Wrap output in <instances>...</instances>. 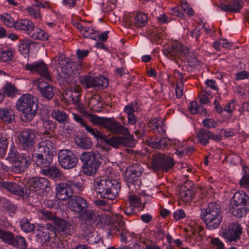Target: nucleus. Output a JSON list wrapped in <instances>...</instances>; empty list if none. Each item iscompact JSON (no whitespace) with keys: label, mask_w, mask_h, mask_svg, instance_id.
I'll return each mask as SVG.
<instances>
[{"label":"nucleus","mask_w":249,"mask_h":249,"mask_svg":"<svg viewBox=\"0 0 249 249\" xmlns=\"http://www.w3.org/2000/svg\"><path fill=\"white\" fill-rule=\"evenodd\" d=\"M150 122L159 134H163L165 132V126L162 120L154 118L150 120Z\"/></svg>","instance_id":"49"},{"label":"nucleus","mask_w":249,"mask_h":249,"mask_svg":"<svg viewBox=\"0 0 249 249\" xmlns=\"http://www.w3.org/2000/svg\"><path fill=\"white\" fill-rule=\"evenodd\" d=\"M4 93L8 97H14L17 92V90L14 85L11 83H7L3 87Z\"/></svg>","instance_id":"58"},{"label":"nucleus","mask_w":249,"mask_h":249,"mask_svg":"<svg viewBox=\"0 0 249 249\" xmlns=\"http://www.w3.org/2000/svg\"><path fill=\"white\" fill-rule=\"evenodd\" d=\"M135 134L138 138L143 137L146 134L145 125L142 124H139L135 127Z\"/></svg>","instance_id":"62"},{"label":"nucleus","mask_w":249,"mask_h":249,"mask_svg":"<svg viewBox=\"0 0 249 249\" xmlns=\"http://www.w3.org/2000/svg\"><path fill=\"white\" fill-rule=\"evenodd\" d=\"M243 175L239 181L240 188L249 189V168L244 166L243 167Z\"/></svg>","instance_id":"42"},{"label":"nucleus","mask_w":249,"mask_h":249,"mask_svg":"<svg viewBox=\"0 0 249 249\" xmlns=\"http://www.w3.org/2000/svg\"><path fill=\"white\" fill-rule=\"evenodd\" d=\"M189 109L193 114L199 113L201 115H206L207 114L206 108L199 105L196 102H192L190 103Z\"/></svg>","instance_id":"45"},{"label":"nucleus","mask_w":249,"mask_h":249,"mask_svg":"<svg viewBox=\"0 0 249 249\" xmlns=\"http://www.w3.org/2000/svg\"><path fill=\"white\" fill-rule=\"evenodd\" d=\"M74 141L77 145L84 149H89L92 146L90 139L83 135L76 137Z\"/></svg>","instance_id":"39"},{"label":"nucleus","mask_w":249,"mask_h":249,"mask_svg":"<svg viewBox=\"0 0 249 249\" xmlns=\"http://www.w3.org/2000/svg\"><path fill=\"white\" fill-rule=\"evenodd\" d=\"M90 121L95 125H100L113 134L127 135L129 131L113 118H105L92 115Z\"/></svg>","instance_id":"5"},{"label":"nucleus","mask_w":249,"mask_h":249,"mask_svg":"<svg viewBox=\"0 0 249 249\" xmlns=\"http://www.w3.org/2000/svg\"><path fill=\"white\" fill-rule=\"evenodd\" d=\"M20 225L21 230L26 233L33 231L35 228V225L26 218L21 220Z\"/></svg>","instance_id":"51"},{"label":"nucleus","mask_w":249,"mask_h":249,"mask_svg":"<svg viewBox=\"0 0 249 249\" xmlns=\"http://www.w3.org/2000/svg\"><path fill=\"white\" fill-rule=\"evenodd\" d=\"M150 122L159 134H163L165 132V126L162 120L154 118L150 120Z\"/></svg>","instance_id":"48"},{"label":"nucleus","mask_w":249,"mask_h":249,"mask_svg":"<svg viewBox=\"0 0 249 249\" xmlns=\"http://www.w3.org/2000/svg\"><path fill=\"white\" fill-rule=\"evenodd\" d=\"M56 196L62 200H66L73 194L72 188L69 187L65 183H61L56 186Z\"/></svg>","instance_id":"23"},{"label":"nucleus","mask_w":249,"mask_h":249,"mask_svg":"<svg viewBox=\"0 0 249 249\" xmlns=\"http://www.w3.org/2000/svg\"><path fill=\"white\" fill-rule=\"evenodd\" d=\"M52 118L59 123H65L68 119L67 114L64 111L54 109L51 112Z\"/></svg>","instance_id":"40"},{"label":"nucleus","mask_w":249,"mask_h":249,"mask_svg":"<svg viewBox=\"0 0 249 249\" xmlns=\"http://www.w3.org/2000/svg\"><path fill=\"white\" fill-rule=\"evenodd\" d=\"M34 24L32 21L26 19H20L16 21L15 28L26 32L29 35L33 28Z\"/></svg>","instance_id":"31"},{"label":"nucleus","mask_w":249,"mask_h":249,"mask_svg":"<svg viewBox=\"0 0 249 249\" xmlns=\"http://www.w3.org/2000/svg\"><path fill=\"white\" fill-rule=\"evenodd\" d=\"M58 158L60 165L66 169L74 167L78 163L76 156L67 149L60 150L58 154Z\"/></svg>","instance_id":"10"},{"label":"nucleus","mask_w":249,"mask_h":249,"mask_svg":"<svg viewBox=\"0 0 249 249\" xmlns=\"http://www.w3.org/2000/svg\"><path fill=\"white\" fill-rule=\"evenodd\" d=\"M98 153L85 152L81 155V160L84 162L83 172L87 175L93 176L98 171L101 162Z\"/></svg>","instance_id":"8"},{"label":"nucleus","mask_w":249,"mask_h":249,"mask_svg":"<svg viewBox=\"0 0 249 249\" xmlns=\"http://www.w3.org/2000/svg\"><path fill=\"white\" fill-rule=\"evenodd\" d=\"M65 183L69 187L72 188L73 190L74 189H77L79 191H82L84 188L83 184L76 178L68 180Z\"/></svg>","instance_id":"56"},{"label":"nucleus","mask_w":249,"mask_h":249,"mask_svg":"<svg viewBox=\"0 0 249 249\" xmlns=\"http://www.w3.org/2000/svg\"><path fill=\"white\" fill-rule=\"evenodd\" d=\"M23 68L32 72H36L44 79L38 80L37 88L43 97L48 100L51 99L54 95V89L52 85L48 83L52 79L46 64L42 61L28 63L23 65Z\"/></svg>","instance_id":"2"},{"label":"nucleus","mask_w":249,"mask_h":249,"mask_svg":"<svg viewBox=\"0 0 249 249\" xmlns=\"http://www.w3.org/2000/svg\"><path fill=\"white\" fill-rule=\"evenodd\" d=\"M28 183L30 187L33 188L36 194L39 196H43L46 189L50 186L49 180L43 177H34L28 179Z\"/></svg>","instance_id":"13"},{"label":"nucleus","mask_w":249,"mask_h":249,"mask_svg":"<svg viewBox=\"0 0 249 249\" xmlns=\"http://www.w3.org/2000/svg\"><path fill=\"white\" fill-rule=\"evenodd\" d=\"M114 231H118L120 236V240L122 242H126L129 236H132L133 234L128 232L125 229V226L123 222H120L119 224V227L114 226L113 229L111 230V232L114 233Z\"/></svg>","instance_id":"32"},{"label":"nucleus","mask_w":249,"mask_h":249,"mask_svg":"<svg viewBox=\"0 0 249 249\" xmlns=\"http://www.w3.org/2000/svg\"><path fill=\"white\" fill-rule=\"evenodd\" d=\"M106 143L114 148H118L120 145H124L125 143L126 139L124 137H112L108 139L105 135V138L103 140Z\"/></svg>","instance_id":"35"},{"label":"nucleus","mask_w":249,"mask_h":249,"mask_svg":"<svg viewBox=\"0 0 249 249\" xmlns=\"http://www.w3.org/2000/svg\"><path fill=\"white\" fill-rule=\"evenodd\" d=\"M54 227L55 230L61 236H68L71 234L72 231L71 225L66 220L58 218L54 219Z\"/></svg>","instance_id":"17"},{"label":"nucleus","mask_w":249,"mask_h":249,"mask_svg":"<svg viewBox=\"0 0 249 249\" xmlns=\"http://www.w3.org/2000/svg\"><path fill=\"white\" fill-rule=\"evenodd\" d=\"M50 249H62L64 248L61 241L58 238H54L49 244Z\"/></svg>","instance_id":"64"},{"label":"nucleus","mask_w":249,"mask_h":249,"mask_svg":"<svg viewBox=\"0 0 249 249\" xmlns=\"http://www.w3.org/2000/svg\"><path fill=\"white\" fill-rule=\"evenodd\" d=\"M9 245L18 248L19 249H25L27 247V243L24 237L19 236L15 237L14 234Z\"/></svg>","instance_id":"41"},{"label":"nucleus","mask_w":249,"mask_h":249,"mask_svg":"<svg viewBox=\"0 0 249 249\" xmlns=\"http://www.w3.org/2000/svg\"><path fill=\"white\" fill-rule=\"evenodd\" d=\"M36 135L32 130L20 132L18 139L25 152L21 154L15 148L9 151L6 159L12 164V170L16 173L24 172L31 164L33 159V147L35 143Z\"/></svg>","instance_id":"1"},{"label":"nucleus","mask_w":249,"mask_h":249,"mask_svg":"<svg viewBox=\"0 0 249 249\" xmlns=\"http://www.w3.org/2000/svg\"><path fill=\"white\" fill-rule=\"evenodd\" d=\"M129 24H134L136 27L142 28L144 26L147 22L146 15L142 13H139L135 16L134 18L131 21H127Z\"/></svg>","instance_id":"34"},{"label":"nucleus","mask_w":249,"mask_h":249,"mask_svg":"<svg viewBox=\"0 0 249 249\" xmlns=\"http://www.w3.org/2000/svg\"><path fill=\"white\" fill-rule=\"evenodd\" d=\"M38 215L40 218L44 220H51L53 223L54 222V219L57 218V217H55L50 211L45 210L39 211Z\"/></svg>","instance_id":"54"},{"label":"nucleus","mask_w":249,"mask_h":249,"mask_svg":"<svg viewBox=\"0 0 249 249\" xmlns=\"http://www.w3.org/2000/svg\"><path fill=\"white\" fill-rule=\"evenodd\" d=\"M0 186L16 196L23 197L28 196V189L24 184L5 181L0 182Z\"/></svg>","instance_id":"14"},{"label":"nucleus","mask_w":249,"mask_h":249,"mask_svg":"<svg viewBox=\"0 0 249 249\" xmlns=\"http://www.w3.org/2000/svg\"><path fill=\"white\" fill-rule=\"evenodd\" d=\"M229 212L234 216L240 218L245 216L249 212V206L230 203Z\"/></svg>","instance_id":"22"},{"label":"nucleus","mask_w":249,"mask_h":249,"mask_svg":"<svg viewBox=\"0 0 249 249\" xmlns=\"http://www.w3.org/2000/svg\"><path fill=\"white\" fill-rule=\"evenodd\" d=\"M143 168L140 164L134 163L129 165L125 173V179L127 185L132 191L139 190L142 184L141 177Z\"/></svg>","instance_id":"6"},{"label":"nucleus","mask_w":249,"mask_h":249,"mask_svg":"<svg viewBox=\"0 0 249 249\" xmlns=\"http://www.w3.org/2000/svg\"><path fill=\"white\" fill-rule=\"evenodd\" d=\"M58 64L62 69V72L69 76L74 73L72 66L75 63L70 59L63 56H59L58 58Z\"/></svg>","instance_id":"24"},{"label":"nucleus","mask_w":249,"mask_h":249,"mask_svg":"<svg viewBox=\"0 0 249 249\" xmlns=\"http://www.w3.org/2000/svg\"><path fill=\"white\" fill-rule=\"evenodd\" d=\"M32 44H33L32 41L28 40H22L18 46V50L21 54L26 56L28 54Z\"/></svg>","instance_id":"46"},{"label":"nucleus","mask_w":249,"mask_h":249,"mask_svg":"<svg viewBox=\"0 0 249 249\" xmlns=\"http://www.w3.org/2000/svg\"><path fill=\"white\" fill-rule=\"evenodd\" d=\"M235 100H232L225 107L223 110H221L220 113L225 115V113L227 112L228 115H227L226 119L224 120H228L230 116H231L233 111L235 109Z\"/></svg>","instance_id":"52"},{"label":"nucleus","mask_w":249,"mask_h":249,"mask_svg":"<svg viewBox=\"0 0 249 249\" xmlns=\"http://www.w3.org/2000/svg\"><path fill=\"white\" fill-rule=\"evenodd\" d=\"M37 99L30 94L22 95L18 100L16 106L21 112L20 117L24 122L32 120L37 112Z\"/></svg>","instance_id":"3"},{"label":"nucleus","mask_w":249,"mask_h":249,"mask_svg":"<svg viewBox=\"0 0 249 249\" xmlns=\"http://www.w3.org/2000/svg\"><path fill=\"white\" fill-rule=\"evenodd\" d=\"M51 229L49 227V225H46V228L39 229L37 231L36 234V237L37 241L41 243V244H44L48 242L50 239V231H52L53 228L51 226H50Z\"/></svg>","instance_id":"28"},{"label":"nucleus","mask_w":249,"mask_h":249,"mask_svg":"<svg viewBox=\"0 0 249 249\" xmlns=\"http://www.w3.org/2000/svg\"><path fill=\"white\" fill-rule=\"evenodd\" d=\"M68 207L72 212L79 214L88 209V204L83 197L74 196L69 199Z\"/></svg>","instance_id":"16"},{"label":"nucleus","mask_w":249,"mask_h":249,"mask_svg":"<svg viewBox=\"0 0 249 249\" xmlns=\"http://www.w3.org/2000/svg\"><path fill=\"white\" fill-rule=\"evenodd\" d=\"M174 165L172 157L161 153L156 154L153 159L152 167L154 170L167 172Z\"/></svg>","instance_id":"9"},{"label":"nucleus","mask_w":249,"mask_h":249,"mask_svg":"<svg viewBox=\"0 0 249 249\" xmlns=\"http://www.w3.org/2000/svg\"><path fill=\"white\" fill-rule=\"evenodd\" d=\"M186 53L185 55H182V57L186 59L188 64L191 67H194L195 65H198L199 62L196 59V55L194 53V52L190 51L187 47V52Z\"/></svg>","instance_id":"44"},{"label":"nucleus","mask_w":249,"mask_h":249,"mask_svg":"<svg viewBox=\"0 0 249 249\" xmlns=\"http://www.w3.org/2000/svg\"><path fill=\"white\" fill-rule=\"evenodd\" d=\"M187 52V47L183 45L180 42L175 41L168 47L165 54L171 59H175L182 55H185Z\"/></svg>","instance_id":"15"},{"label":"nucleus","mask_w":249,"mask_h":249,"mask_svg":"<svg viewBox=\"0 0 249 249\" xmlns=\"http://www.w3.org/2000/svg\"><path fill=\"white\" fill-rule=\"evenodd\" d=\"M42 126L45 130V132L49 133L50 132L53 131L55 128V123L52 120H44L42 121Z\"/></svg>","instance_id":"59"},{"label":"nucleus","mask_w":249,"mask_h":249,"mask_svg":"<svg viewBox=\"0 0 249 249\" xmlns=\"http://www.w3.org/2000/svg\"><path fill=\"white\" fill-rule=\"evenodd\" d=\"M177 74H178V76L180 77L181 82L179 84H177L175 90L177 97L178 98H180L183 95V84L182 83V82L183 76L182 73L178 72V71H177Z\"/></svg>","instance_id":"61"},{"label":"nucleus","mask_w":249,"mask_h":249,"mask_svg":"<svg viewBox=\"0 0 249 249\" xmlns=\"http://www.w3.org/2000/svg\"><path fill=\"white\" fill-rule=\"evenodd\" d=\"M54 144L50 140L42 141L38 144L36 152L37 154L53 155Z\"/></svg>","instance_id":"27"},{"label":"nucleus","mask_w":249,"mask_h":249,"mask_svg":"<svg viewBox=\"0 0 249 249\" xmlns=\"http://www.w3.org/2000/svg\"><path fill=\"white\" fill-rule=\"evenodd\" d=\"M76 81L70 84L66 91V95L73 103L76 104L79 100L81 88L80 85L75 83Z\"/></svg>","instance_id":"20"},{"label":"nucleus","mask_w":249,"mask_h":249,"mask_svg":"<svg viewBox=\"0 0 249 249\" xmlns=\"http://www.w3.org/2000/svg\"><path fill=\"white\" fill-rule=\"evenodd\" d=\"M35 161L37 166L40 168L47 167L52 161L53 155H46L36 153Z\"/></svg>","instance_id":"29"},{"label":"nucleus","mask_w":249,"mask_h":249,"mask_svg":"<svg viewBox=\"0 0 249 249\" xmlns=\"http://www.w3.org/2000/svg\"><path fill=\"white\" fill-rule=\"evenodd\" d=\"M0 119L6 124L12 123L15 119L14 110L10 108H0Z\"/></svg>","instance_id":"30"},{"label":"nucleus","mask_w":249,"mask_h":249,"mask_svg":"<svg viewBox=\"0 0 249 249\" xmlns=\"http://www.w3.org/2000/svg\"><path fill=\"white\" fill-rule=\"evenodd\" d=\"M208 95L211 96V94L207 89H202L199 92V101L201 105L207 104L210 102L211 98L208 97Z\"/></svg>","instance_id":"55"},{"label":"nucleus","mask_w":249,"mask_h":249,"mask_svg":"<svg viewBox=\"0 0 249 249\" xmlns=\"http://www.w3.org/2000/svg\"><path fill=\"white\" fill-rule=\"evenodd\" d=\"M0 19L4 24L9 27L15 26L16 22L9 14L3 13L0 15Z\"/></svg>","instance_id":"47"},{"label":"nucleus","mask_w":249,"mask_h":249,"mask_svg":"<svg viewBox=\"0 0 249 249\" xmlns=\"http://www.w3.org/2000/svg\"><path fill=\"white\" fill-rule=\"evenodd\" d=\"M101 97L98 95H95L92 96L89 100V106L91 110L95 111H99L100 110L98 109V106L101 104L100 101Z\"/></svg>","instance_id":"53"},{"label":"nucleus","mask_w":249,"mask_h":249,"mask_svg":"<svg viewBox=\"0 0 249 249\" xmlns=\"http://www.w3.org/2000/svg\"><path fill=\"white\" fill-rule=\"evenodd\" d=\"M86 89L93 88L96 89H104L108 87V79L103 76L92 77L86 76L81 80Z\"/></svg>","instance_id":"11"},{"label":"nucleus","mask_w":249,"mask_h":249,"mask_svg":"<svg viewBox=\"0 0 249 249\" xmlns=\"http://www.w3.org/2000/svg\"><path fill=\"white\" fill-rule=\"evenodd\" d=\"M78 218L81 220V227L84 231L90 230L93 222L94 212L87 209L79 213Z\"/></svg>","instance_id":"18"},{"label":"nucleus","mask_w":249,"mask_h":249,"mask_svg":"<svg viewBox=\"0 0 249 249\" xmlns=\"http://www.w3.org/2000/svg\"><path fill=\"white\" fill-rule=\"evenodd\" d=\"M97 31H95L94 29L90 27H86L85 29L82 30V35L84 37L87 38H90L93 40H96Z\"/></svg>","instance_id":"60"},{"label":"nucleus","mask_w":249,"mask_h":249,"mask_svg":"<svg viewBox=\"0 0 249 249\" xmlns=\"http://www.w3.org/2000/svg\"><path fill=\"white\" fill-rule=\"evenodd\" d=\"M230 203L249 206V196L245 192L238 191L234 193Z\"/></svg>","instance_id":"26"},{"label":"nucleus","mask_w":249,"mask_h":249,"mask_svg":"<svg viewBox=\"0 0 249 249\" xmlns=\"http://www.w3.org/2000/svg\"><path fill=\"white\" fill-rule=\"evenodd\" d=\"M175 150V153L176 154L181 156L192 153L194 151V149L192 147H184L183 146L180 145L178 147L176 148Z\"/></svg>","instance_id":"63"},{"label":"nucleus","mask_w":249,"mask_h":249,"mask_svg":"<svg viewBox=\"0 0 249 249\" xmlns=\"http://www.w3.org/2000/svg\"><path fill=\"white\" fill-rule=\"evenodd\" d=\"M200 217L208 229L218 228V204L215 202L209 203L206 209L201 210Z\"/></svg>","instance_id":"7"},{"label":"nucleus","mask_w":249,"mask_h":249,"mask_svg":"<svg viewBox=\"0 0 249 249\" xmlns=\"http://www.w3.org/2000/svg\"><path fill=\"white\" fill-rule=\"evenodd\" d=\"M40 173L51 178H59L61 176L60 169L55 166L47 167L46 168L41 169Z\"/></svg>","instance_id":"33"},{"label":"nucleus","mask_w":249,"mask_h":249,"mask_svg":"<svg viewBox=\"0 0 249 249\" xmlns=\"http://www.w3.org/2000/svg\"><path fill=\"white\" fill-rule=\"evenodd\" d=\"M13 235L11 232L0 229V239L3 242L9 245L13 238Z\"/></svg>","instance_id":"57"},{"label":"nucleus","mask_w":249,"mask_h":249,"mask_svg":"<svg viewBox=\"0 0 249 249\" xmlns=\"http://www.w3.org/2000/svg\"><path fill=\"white\" fill-rule=\"evenodd\" d=\"M196 135L197 141L204 146L207 144L210 139L215 141L218 140L217 136L213 135L209 130L203 128H199L197 131Z\"/></svg>","instance_id":"25"},{"label":"nucleus","mask_w":249,"mask_h":249,"mask_svg":"<svg viewBox=\"0 0 249 249\" xmlns=\"http://www.w3.org/2000/svg\"><path fill=\"white\" fill-rule=\"evenodd\" d=\"M243 7L242 1L240 0H233L231 3L226 4L222 0L220 1L219 8L225 12H239Z\"/></svg>","instance_id":"21"},{"label":"nucleus","mask_w":249,"mask_h":249,"mask_svg":"<svg viewBox=\"0 0 249 249\" xmlns=\"http://www.w3.org/2000/svg\"><path fill=\"white\" fill-rule=\"evenodd\" d=\"M13 59V51L11 49H0V61L9 63Z\"/></svg>","instance_id":"43"},{"label":"nucleus","mask_w":249,"mask_h":249,"mask_svg":"<svg viewBox=\"0 0 249 249\" xmlns=\"http://www.w3.org/2000/svg\"><path fill=\"white\" fill-rule=\"evenodd\" d=\"M147 144L153 148L163 149L172 144V141L168 138L154 136L147 141Z\"/></svg>","instance_id":"19"},{"label":"nucleus","mask_w":249,"mask_h":249,"mask_svg":"<svg viewBox=\"0 0 249 249\" xmlns=\"http://www.w3.org/2000/svg\"><path fill=\"white\" fill-rule=\"evenodd\" d=\"M94 187L95 192L101 197L113 200L118 196L121 185L116 180L96 178L94 182Z\"/></svg>","instance_id":"4"},{"label":"nucleus","mask_w":249,"mask_h":249,"mask_svg":"<svg viewBox=\"0 0 249 249\" xmlns=\"http://www.w3.org/2000/svg\"><path fill=\"white\" fill-rule=\"evenodd\" d=\"M29 36L34 39L46 40L48 38V34L40 28L35 27L32 29Z\"/></svg>","instance_id":"37"},{"label":"nucleus","mask_w":249,"mask_h":249,"mask_svg":"<svg viewBox=\"0 0 249 249\" xmlns=\"http://www.w3.org/2000/svg\"><path fill=\"white\" fill-rule=\"evenodd\" d=\"M243 228L238 222L230 223L227 230L221 231V235L230 242H236L242 234Z\"/></svg>","instance_id":"12"},{"label":"nucleus","mask_w":249,"mask_h":249,"mask_svg":"<svg viewBox=\"0 0 249 249\" xmlns=\"http://www.w3.org/2000/svg\"><path fill=\"white\" fill-rule=\"evenodd\" d=\"M32 5L31 6L27 7L26 9L28 15L31 18H34L36 20H41L42 18V15L40 13V10L38 6L35 5L34 1L31 0Z\"/></svg>","instance_id":"38"},{"label":"nucleus","mask_w":249,"mask_h":249,"mask_svg":"<svg viewBox=\"0 0 249 249\" xmlns=\"http://www.w3.org/2000/svg\"><path fill=\"white\" fill-rule=\"evenodd\" d=\"M150 122L159 134H163L165 132V126L162 120L154 118L150 120Z\"/></svg>","instance_id":"50"},{"label":"nucleus","mask_w":249,"mask_h":249,"mask_svg":"<svg viewBox=\"0 0 249 249\" xmlns=\"http://www.w3.org/2000/svg\"><path fill=\"white\" fill-rule=\"evenodd\" d=\"M8 135L5 129H0V157H3L6 153V148L8 145Z\"/></svg>","instance_id":"36"}]
</instances>
